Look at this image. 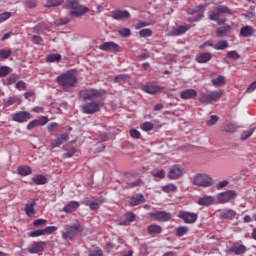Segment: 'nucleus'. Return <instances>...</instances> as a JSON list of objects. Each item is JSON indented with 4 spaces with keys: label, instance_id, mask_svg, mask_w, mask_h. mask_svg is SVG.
<instances>
[{
    "label": "nucleus",
    "instance_id": "nucleus-11",
    "mask_svg": "<svg viewBox=\"0 0 256 256\" xmlns=\"http://www.w3.org/2000/svg\"><path fill=\"white\" fill-rule=\"evenodd\" d=\"M235 197H237V192L234 190H228V191L219 193L217 195V201L220 204H225V203H229L231 199H235Z\"/></svg>",
    "mask_w": 256,
    "mask_h": 256
},
{
    "label": "nucleus",
    "instance_id": "nucleus-33",
    "mask_svg": "<svg viewBox=\"0 0 256 256\" xmlns=\"http://www.w3.org/2000/svg\"><path fill=\"white\" fill-rule=\"evenodd\" d=\"M203 11H204L203 5H199V6L195 7L194 9H192V13H198L197 17H195L192 21H199V19H201V17H203Z\"/></svg>",
    "mask_w": 256,
    "mask_h": 256
},
{
    "label": "nucleus",
    "instance_id": "nucleus-4",
    "mask_svg": "<svg viewBox=\"0 0 256 256\" xmlns=\"http://www.w3.org/2000/svg\"><path fill=\"white\" fill-rule=\"evenodd\" d=\"M223 14L233 15V10L225 5H219L216 7V12L210 13L208 18L210 21H216L217 25H225L227 20L220 18Z\"/></svg>",
    "mask_w": 256,
    "mask_h": 256
},
{
    "label": "nucleus",
    "instance_id": "nucleus-16",
    "mask_svg": "<svg viewBox=\"0 0 256 256\" xmlns=\"http://www.w3.org/2000/svg\"><path fill=\"white\" fill-rule=\"evenodd\" d=\"M99 49L101 51H111L112 53H118L119 46L115 42H105L102 45L99 46Z\"/></svg>",
    "mask_w": 256,
    "mask_h": 256
},
{
    "label": "nucleus",
    "instance_id": "nucleus-1",
    "mask_svg": "<svg viewBox=\"0 0 256 256\" xmlns=\"http://www.w3.org/2000/svg\"><path fill=\"white\" fill-rule=\"evenodd\" d=\"M56 83H58L63 91L71 92V89H75V87H77V75L75 74V71L69 70L58 76L56 78Z\"/></svg>",
    "mask_w": 256,
    "mask_h": 256
},
{
    "label": "nucleus",
    "instance_id": "nucleus-30",
    "mask_svg": "<svg viewBox=\"0 0 256 256\" xmlns=\"http://www.w3.org/2000/svg\"><path fill=\"white\" fill-rule=\"evenodd\" d=\"M31 173H33V170L29 166L18 167V174L22 177H27V175H31Z\"/></svg>",
    "mask_w": 256,
    "mask_h": 256
},
{
    "label": "nucleus",
    "instance_id": "nucleus-59",
    "mask_svg": "<svg viewBox=\"0 0 256 256\" xmlns=\"http://www.w3.org/2000/svg\"><path fill=\"white\" fill-rule=\"evenodd\" d=\"M35 127H39V122L37 119L32 120L28 125H27V129L29 131H31V129H35Z\"/></svg>",
    "mask_w": 256,
    "mask_h": 256
},
{
    "label": "nucleus",
    "instance_id": "nucleus-6",
    "mask_svg": "<svg viewBox=\"0 0 256 256\" xmlns=\"http://www.w3.org/2000/svg\"><path fill=\"white\" fill-rule=\"evenodd\" d=\"M81 229V224L79 222L73 224V225H67L64 228V231L62 232V238L66 241H73L76 236L79 235V231Z\"/></svg>",
    "mask_w": 256,
    "mask_h": 256
},
{
    "label": "nucleus",
    "instance_id": "nucleus-9",
    "mask_svg": "<svg viewBox=\"0 0 256 256\" xmlns=\"http://www.w3.org/2000/svg\"><path fill=\"white\" fill-rule=\"evenodd\" d=\"M177 217L183 220V222L186 225H193V223H196L197 219H199V214L195 212H189V211H180L177 214Z\"/></svg>",
    "mask_w": 256,
    "mask_h": 256
},
{
    "label": "nucleus",
    "instance_id": "nucleus-15",
    "mask_svg": "<svg viewBox=\"0 0 256 256\" xmlns=\"http://www.w3.org/2000/svg\"><path fill=\"white\" fill-rule=\"evenodd\" d=\"M131 17V13L127 10H116L112 12V18L116 21H125V19H129Z\"/></svg>",
    "mask_w": 256,
    "mask_h": 256
},
{
    "label": "nucleus",
    "instance_id": "nucleus-46",
    "mask_svg": "<svg viewBox=\"0 0 256 256\" xmlns=\"http://www.w3.org/2000/svg\"><path fill=\"white\" fill-rule=\"evenodd\" d=\"M120 37H130L131 36V29L123 28L118 31Z\"/></svg>",
    "mask_w": 256,
    "mask_h": 256
},
{
    "label": "nucleus",
    "instance_id": "nucleus-14",
    "mask_svg": "<svg viewBox=\"0 0 256 256\" xmlns=\"http://www.w3.org/2000/svg\"><path fill=\"white\" fill-rule=\"evenodd\" d=\"M67 141H69V134H61L59 137L51 141L50 147L51 149H56V147H61V145H63V143H67Z\"/></svg>",
    "mask_w": 256,
    "mask_h": 256
},
{
    "label": "nucleus",
    "instance_id": "nucleus-54",
    "mask_svg": "<svg viewBox=\"0 0 256 256\" xmlns=\"http://www.w3.org/2000/svg\"><path fill=\"white\" fill-rule=\"evenodd\" d=\"M130 137H132V139H140L141 138V132H139L137 129H131L130 130Z\"/></svg>",
    "mask_w": 256,
    "mask_h": 256
},
{
    "label": "nucleus",
    "instance_id": "nucleus-29",
    "mask_svg": "<svg viewBox=\"0 0 256 256\" xmlns=\"http://www.w3.org/2000/svg\"><path fill=\"white\" fill-rule=\"evenodd\" d=\"M163 193H177V185L174 183H168L162 187Z\"/></svg>",
    "mask_w": 256,
    "mask_h": 256
},
{
    "label": "nucleus",
    "instance_id": "nucleus-41",
    "mask_svg": "<svg viewBox=\"0 0 256 256\" xmlns=\"http://www.w3.org/2000/svg\"><path fill=\"white\" fill-rule=\"evenodd\" d=\"M12 51L7 49H0V59H9Z\"/></svg>",
    "mask_w": 256,
    "mask_h": 256
},
{
    "label": "nucleus",
    "instance_id": "nucleus-17",
    "mask_svg": "<svg viewBox=\"0 0 256 256\" xmlns=\"http://www.w3.org/2000/svg\"><path fill=\"white\" fill-rule=\"evenodd\" d=\"M191 29V25H181L178 28H174L169 32V35L172 37H177L179 35H183V33H187Z\"/></svg>",
    "mask_w": 256,
    "mask_h": 256
},
{
    "label": "nucleus",
    "instance_id": "nucleus-52",
    "mask_svg": "<svg viewBox=\"0 0 256 256\" xmlns=\"http://www.w3.org/2000/svg\"><path fill=\"white\" fill-rule=\"evenodd\" d=\"M34 227H44V225H47V220L45 219H37L33 222Z\"/></svg>",
    "mask_w": 256,
    "mask_h": 256
},
{
    "label": "nucleus",
    "instance_id": "nucleus-49",
    "mask_svg": "<svg viewBox=\"0 0 256 256\" xmlns=\"http://www.w3.org/2000/svg\"><path fill=\"white\" fill-rule=\"evenodd\" d=\"M129 79V75L127 74H120L118 76H115L114 83H119V81H127Z\"/></svg>",
    "mask_w": 256,
    "mask_h": 256
},
{
    "label": "nucleus",
    "instance_id": "nucleus-32",
    "mask_svg": "<svg viewBox=\"0 0 256 256\" xmlns=\"http://www.w3.org/2000/svg\"><path fill=\"white\" fill-rule=\"evenodd\" d=\"M33 183H35V185H45V183H47V178L43 175H35L32 178Z\"/></svg>",
    "mask_w": 256,
    "mask_h": 256
},
{
    "label": "nucleus",
    "instance_id": "nucleus-55",
    "mask_svg": "<svg viewBox=\"0 0 256 256\" xmlns=\"http://www.w3.org/2000/svg\"><path fill=\"white\" fill-rule=\"evenodd\" d=\"M38 121V125L43 127L44 125H47L49 123V118L46 116H41L39 119H36Z\"/></svg>",
    "mask_w": 256,
    "mask_h": 256
},
{
    "label": "nucleus",
    "instance_id": "nucleus-51",
    "mask_svg": "<svg viewBox=\"0 0 256 256\" xmlns=\"http://www.w3.org/2000/svg\"><path fill=\"white\" fill-rule=\"evenodd\" d=\"M25 7L28 9H35V7H37V0H27L25 2Z\"/></svg>",
    "mask_w": 256,
    "mask_h": 256
},
{
    "label": "nucleus",
    "instance_id": "nucleus-5",
    "mask_svg": "<svg viewBox=\"0 0 256 256\" xmlns=\"http://www.w3.org/2000/svg\"><path fill=\"white\" fill-rule=\"evenodd\" d=\"M223 95V90H214L205 94H201L198 98V101L204 105H209V103H213V101H219Z\"/></svg>",
    "mask_w": 256,
    "mask_h": 256
},
{
    "label": "nucleus",
    "instance_id": "nucleus-61",
    "mask_svg": "<svg viewBox=\"0 0 256 256\" xmlns=\"http://www.w3.org/2000/svg\"><path fill=\"white\" fill-rule=\"evenodd\" d=\"M75 153H77V149H75V148L70 149L69 152H66L64 154V159H69V158L73 157V155H75Z\"/></svg>",
    "mask_w": 256,
    "mask_h": 256
},
{
    "label": "nucleus",
    "instance_id": "nucleus-12",
    "mask_svg": "<svg viewBox=\"0 0 256 256\" xmlns=\"http://www.w3.org/2000/svg\"><path fill=\"white\" fill-rule=\"evenodd\" d=\"M29 119H33V115L27 111H19L12 114V121L16 123H26Z\"/></svg>",
    "mask_w": 256,
    "mask_h": 256
},
{
    "label": "nucleus",
    "instance_id": "nucleus-63",
    "mask_svg": "<svg viewBox=\"0 0 256 256\" xmlns=\"http://www.w3.org/2000/svg\"><path fill=\"white\" fill-rule=\"evenodd\" d=\"M26 88H27V85L25 84L24 81H19L16 83V89H18L19 91L25 90Z\"/></svg>",
    "mask_w": 256,
    "mask_h": 256
},
{
    "label": "nucleus",
    "instance_id": "nucleus-23",
    "mask_svg": "<svg viewBox=\"0 0 256 256\" xmlns=\"http://www.w3.org/2000/svg\"><path fill=\"white\" fill-rule=\"evenodd\" d=\"M141 203H145V196H143V194H138V195L132 197L130 200L131 207L141 205Z\"/></svg>",
    "mask_w": 256,
    "mask_h": 256
},
{
    "label": "nucleus",
    "instance_id": "nucleus-42",
    "mask_svg": "<svg viewBox=\"0 0 256 256\" xmlns=\"http://www.w3.org/2000/svg\"><path fill=\"white\" fill-rule=\"evenodd\" d=\"M140 37H151L153 35V30L150 28H145L139 31Z\"/></svg>",
    "mask_w": 256,
    "mask_h": 256
},
{
    "label": "nucleus",
    "instance_id": "nucleus-43",
    "mask_svg": "<svg viewBox=\"0 0 256 256\" xmlns=\"http://www.w3.org/2000/svg\"><path fill=\"white\" fill-rule=\"evenodd\" d=\"M228 59H233L234 61H237V59H241V55L237 53V51L232 50L227 53Z\"/></svg>",
    "mask_w": 256,
    "mask_h": 256
},
{
    "label": "nucleus",
    "instance_id": "nucleus-56",
    "mask_svg": "<svg viewBox=\"0 0 256 256\" xmlns=\"http://www.w3.org/2000/svg\"><path fill=\"white\" fill-rule=\"evenodd\" d=\"M89 256H103V250H101V248L91 250L89 251Z\"/></svg>",
    "mask_w": 256,
    "mask_h": 256
},
{
    "label": "nucleus",
    "instance_id": "nucleus-26",
    "mask_svg": "<svg viewBox=\"0 0 256 256\" xmlns=\"http://www.w3.org/2000/svg\"><path fill=\"white\" fill-rule=\"evenodd\" d=\"M255 33V30L251 26H243L240 29L241 37H251Z\"/></svg>",
    "mask_w": 256,
    "mask_h": 256
},
{
    "label": "nucleus",
    "instance_id": "nucleus-40",
    "mask_svg": "<svg viewBox=\"0 0 256 256\" xmlns=\"http://www.w3.org/2000/svg\"><path fill=\"white\" fill-rule=\"evenodd\" d=\"M61 6V1L59 0H47L45 7L50 9L51 7H59Z\"/></svg>",
    "mask_w": 256,
    "mask_h": 256
},
{
    "label": "nucleus",
    "instance_id": "nucleus-22",
    "mask_svg": "<svg viewBox=\"0 0 256 256\" xmlns=\"http://www.w3.org/2000/svg\"><path fill=\"white\" fill-rule=\"evenodd\" d=\"M212 58L213 54L209 52H203L196 57V60L198 61V63H208V61H211Z\"/></svg>",
    "mask_w": 256,
    "mask_h": 256
},
{
    "label": "nucleus",
    "instance_id": "nucleus-36",
    "mask_svg": "<svg viewBox=\"0 0 256 256\" xmlns=\"http://www.w3.org/2000/svg\"><path fill=\"white\" fill-rule=\"evenodd\" d=\"M227 47H229V42L225 40H221L214 45V49H216V51H223V49H227Z\"/></svg>",
    "mask_w": 256,
    "mask_h": 256
},
{
    "label": "nucleus",
    "instance_id": "nucleus-2",
    "mask_svg": "<svg viewBox=\"0 0 256 256\" xmlns=\"http://www.w3.org/2000/svg\"><path fill=\"white\" fill-rule=\"evenodd\" d=\"M65 9H69L72 17H83L89 8L79 4V0H66Z\"/></svg>",
    "mask_w": 256,
    "mask_h": 256
},
{
    "label": "nucleus",
    "instance_id": "nucleus-60",
    "mask_svg": "<svg viewBox=\"0 0 256 256\" xmlns=\"http://www.w3.org/2000/svg\"><path fill=\"white\" fill-rule=\"evenodd\" d=\"M141 185V180H135L127 184V189H133V187H139Z\"/></svg>",
    "mask_w": 256,
    "mask_h": 256
},
{
    "label": "nucleus",
    "instance_id": "nucleus-20",
    "mask_svg": "<svg viewBox=\"0 0 256 256\" xmlns=\"http://www.w3.org/2000/svg\"><path fill=\"white\" fill-rule=\"evenodd\" d=\"M81 204L78 201H70L67 205L64 206V213H75L77 209H79Z\"/></svg>",
    "mask_w": 256,
    "mask_h": 256
},
{
    "label": "nucleus",
    "instance_id": "nucleus-8",
    "mask_svg": "<svg viewBox=\"0 0 256 256\" xmlns=\"http://www.w3.org/2000/svg\"><path fill=\"white\" fill-rule=\"evenodd\" d=\"M101 107H103V102L91 101L82 105L81 111L85 113V115H93V113H99Z\"/></svg>",
    "mask_w": 256,
    "mask_h": 256
},
{
    "label": "nucleus",
    "instance_id": "nucleus-45",
    "mask_svg": "<svg viewBox=\"0 0 256 256\" xmlns=\"http://www.w3.org/2000/svg\"><path fill=\"white\" fill-rule=\"evenodd\" d=\"M219 121V117L217 115L210 116V120L206 122V125L208 127H213V125H216V123Z\"/></svg>",
    "mask_w": 256,
    "mask_h": 256
},
{
    "label": "nucleus",
    "instance_id": "nucleus-39",
    "mask_svg": "<svg viewBox=\"0 0 256 256\" xmlns=\"http://www.w3.org/2000/svg\"><path fill=\"white\" fill-rule=\"evenodd\" d=\"M11 67L9 66H1L0 67V78L7 77L11 73Z\"/></svg>",
    "mask_w": 256,
    "mask_h": 256
},
{
    "label": "nucleus",
    "instance_id": "nucleus-34",
    "mask_svg": "<svg viewBox=\"0 0 256 256\" xmlns=\"http://www.w3.org/2000/svg\"><path fill=\"white\" fill-rule=\"evenodd\" d=\"M189 233V227L187 226H179L176 228V236L183 237Z\"/></svg>",
    "mask_w": 256,
    "mask_h": 256
},
{
    "label": "nucleus",
    "instance_id": "nucleus-25",
    "mask_svg": "<svg viewBox=\"0 0 256 256\" xmlns=\"http://www.w3.org/2000/svg\"><path fill=\"white\" fill-rule=\"evenodd\" d=\"M231 31V26H222L216 29V37H219L220 39L225 37L228 33Z\"/></svg>",
    "mask_w": 256,
    "mask_h": 256
},
{
    "label": "nucleus",
    "instance_id": "nucleus-27",
    "mask_svg": "<svg viewBox=\"0 0 256 256\" xmlns=\"http://www.w3.org/2000/svg\"><path fill=\"white\" fill-rule=\"evenodd\" d=\"M147 231L149 235H152V237H155V235H159V233H161V226L157 224H151L147 227Z\"/></svg>",
    "mask_w": 256,
    "mask_h": 256
},
{
    "label": "nucleus",
    "instance_id": "nucleus-21",
    "mask_svg": "<svg viewBox=\"0 0 256 256\" xmlns=\"http://www.w3.org/2000/svg\"><path fill=\"white\" fill-rule=\"evenodd\" d=\"M236 216L237 212H235V210L233 209H224L220 214L221 219H229L230 221H232V219H235Z\"/></svg>",
    "mask_w": 256,
    "mask_h": 256
},
{
    "label": "nucleus",
    "instance_id": "nucleus-64",
    "mask_svg": "<svg viewBox=\"0 0 256 256\" xmlns=\"http://www.w3.org/2000/svg\"><path fill=\"white\" fill-rule=\"evenodd\" d=\"M255 89H256V80H255L254 82H252V83L248 86V88H247V90H246V93H253V91H255Z\"/></svg>",
    "mask_w": 256,
    "mask_h": 256
},
{
    "label": "nucleus",
    "instance_id": "nucleus-48",
    "mask_svg": "<svg viewBox=\"0 0 256 256\" xmlns=\"http://www.w3.org/2000/svg\"><path fill=\"white\" fill-rule=\"evenodd\" d=\"M29 237H42V235H45L43 232V229L34 230L31 231L29 234Z\"/></svg>",
    "mask_w": 256,
    "mask_h": 256
},
{
    "label": "nucleus",
    "instance_id": "nucleus-38",
    "mask_svg": "<svg viewBox=\"0 0 256 256\" xmlns=\"http://www.w3.org/2000/svg\"><path fill=\"white\" fill-rule=\"evenodd\" d=\"M61 60V54H49L46 56V62L47 63H55V61Z\"/></svg>",
    "mask_w": 256,
    "mask_h": 256
},
{
    "label": "nucleus",
    "instance_id": "nucleus-28",
    "mask_svg": "<svg viewBox=\"0 0 256 256\" xmlns=\"http://www.w3.org/2000/svg\"><path fill=\"white\" fill-rule=\"evenodd\" d=\"M35 205H37V202H31L26 204L25 213L27 217H33V215H35Z\"/></svg>",
    "mask_w": 256,
    "mask_h": 256
},
{
    "label": "nucleus",
    "instance_id": "nucleus-37",
    "mask_svg": "<svg viewBox=\"0 0 256 256\" xmlns=\"http://www.w3.org/2000/svg\"><path fill=\"white\" fill-rule=\"evenodd\" d=\"M237 129H239V126H237V124L234 123H229L224 126V131L226 133H235Z\"/></svg>",
    "mask_w": 256,
    "mask_h": 256
},
{
    "label": "nucleus",
    "instance_id": "nucleus-3",
    "mask_svg": "<svg viewBox=\"0 0 256 256\" xmlns=\"http://www.w3.org/2000/svg\"><path fill=\"white\" fill-rule=\"evenodd\" d=\"M107 95L106 90H98L95 88H87L79 92L80 99L83 101H93L94 99H105Z\"/></svg>",
    "mask_w": 256,
    "mask_h": 256
},
{
    "label": "nucleus",
    "instance_id": "nucleus-62",
    "mask_svg": "<svg viewBox=\"0 0 256 256\" xmlns=\"http://www.w3.org/2000/svg\"><path fill=\"white\" fill-rule=\"evenodd\" d=\"M17 103V98L12 97L5 101V107H11V105H15Z\"/></svg>",
    "mask_w": 256,
    "mask_h": 256
},
{
    "label": "nucleus",
    "instance_id": "nucleus-31",
    "mask_svg": "<svg viewBox=\"0 0 256 256\" xmlns=\"http://www.w3.org/2000/svg\"><path fill=\"white\" fill-rule=\"evenodd\" d=\"M232 253H235V255H243L247 251V247L245 245H234L231 248Z\"/></svg>",
    "mask_w": 256,
    "mask_h": 256
},
{
    "label": "nucleus",
    "instance_id": "nucleus-47",
    "mask_svg": "<svg viewBox=\"0 0 256 256\" xmlns=\"http://www.w3.org/2000/svg\"><path fill=\"white\" fill-rule=\"evenodd\" d=\"M44 232V235H51L57 231V226H48L45 229H42Z\"/></svg>",
    "mask_w": 256,
    "mask_h": 256
},
{
    "label": "nucleus",
    "instance_id": "nucleus-18",
    "mask_svg": "<svg viewBox=\"0 0 256 256\" xmlns=\"http://www.w3.org/2000/svg\"><path fill=\"white\" fill-rule=\"evenodd\" d=\"M197 95H198V93H197V90H195V89H187L180 93V97L184 101H187L189 99H195V97H197Z\"/></svg>",
    "mask_w": 256,
    "mask_h": 256
},
{
    "label": "nucleus",
    "instance_id": "nucleus-7",
    "mask_svg": "<svg viewBox=\"0 0 256 256\" xmlns=\"http://www.w3.org/2000/svg\"><path fill=\"white\" fill-rule=\"evenodd\" d=\"M196 187H211L213 185V178L207 174H196L192 180Z\"/></svg>",
    "mask_w": 256,
    "mask_h": 256
},
{
    "label": "nucleus",
    "instance_id": "nucleus-50",
    "mask_svg": "<svg viewBox=\"0 0 256 256\" xmlns=\"http://www.w3.org/2000/svg\"><path fill=\"white\" fill-rule=\"evenodd\" d=\"M8 19H11V12H4L0 14V23H5Z\"/></svg>",
    "mask_w": 256,
    "mask_h": 256
},
{
    "label": "nucleus",
    "instance_id": "nucleus-53",
    "mask_svg": "<svg viewBox=\"0 0 256 256\" xmlns=\"http://www.w3.org/2000/svg\"><path fill=\"white\" fill-rule=\"evenodd\" d=\"M19 79V76L17 74H12L7 78L8 81V85H13L14 83L17 82V80Z\"/></svg>",
    "mask_w": 256,
    "mask_h": 256
},
{
    "label": "nucleus",
    "instance_id": "nucleus-57",
    "mask_svg": "<svg viewBox=\"0 0 256 256\" xmlns=\"http://www.w3.org/2000/svg\"><path fill=\"white\" fill-rule=\"evenodd\" d=\"M141 129L143 131H151V129H153V123L151 122H144L142 125H141Z\"/></svg>",
    "mask_w": 256,
    "mask_h": 256
},
{
    "label": "nucleus",
    "instance_id": "nucleus-10",
    "mask_svg": "<svg viewBox=\"0 0 256 256\" xmlns=\"http://www.w3.org/2000/svg\"><path fill=\"white\" fill-rule=\"evenodd\" d=\"M183 175H185V172L179 165H172L167 173V177L170 181H177V179H181Z\"/></svg>",
    "mask_w": 256,
    "mask_h": 256
},
{
    "label": "nucleus",
    "instance_id": "nucleus-58",
    "mask_svg": "<svg viewBox=\"0 0 256 256\" xmlns=\"http://www.w3.org/2000/svg\"><path fill=\"white\" fill-rule=\"evenodd\" d=\"M161 221H171V213L162 211L161 212Z\"/></svg>",
    "mask_w": 256,
    "mask_h": 256
},
{
    "label": "nucleus",
    "instance_id": "nucleus-24",
    "mask_svg": "<svg viewBox=\"0 0 256 256\" xmlns=\"http://www.w3.org/2000/svg\"><path fill=\"white\" fill-rule=\"evenodd\" d=\"M142 91L148 93L149 95H155V93H159V91H161V87L155 85H146L143 86Z\"/></svg>",
    "mask_w": 256,
    "mask_h": 256
},
{
    "label": "nucleus",
    "instance_id": "nucleus-13",
    "mask_svg": "<svg viewBox=\"0 0 256 256\" xmlns=\"http://www.w3.org/2000/svg\"><path fill=\"white\" fill-rule=\"evenodd\" d=\"M45 245H47V242H33L29 248H28V252L31 255H35L37 253H43V251H45Z\"/></svg>",
    "mask_w": 256,
    "mask_h": 256
},
{
    "label": "nucleus",
    "instance_id": "nucleus-19",
    "mask_svg": "<svg viewBox=\"0 0 256 256\" xmlns=\"http://www.w3.org/2000/svg\"><path fill=\"white\" fill-rule=\"evenodd\" d=\"M198 205L209 207V205L215 204V197L213 196H203L198 199L197 201Z\"/></svg>",
    "mask_w": 256,
    "mask_h": 256
},
{
    "label": "nucleus",
    "instance_id": "nucleus-44",
    "mask_svg": "<svg viewBox=\"0 0 256 256\" xmlns=\"http://www.w3.org/2000/svg\"><path fill=\"white\" fill-rule=\"evenodd\" d=\"M254 131H255L254 129L243 131L241 134L242 141H247V139H249V137H251V135H253Z\"/></svg>",
    "mask_w": 256,
    "mask_h": 256
},
{
    "label": "nucleus",
    "instance_id": "nucleus-35",
    "mask_svg": "<svg viewBox=\"0 0 256 256\" xmlns=\"http://www.w3.org/2000/svg\"><path fill=\"white\" fill-rule=\"evenodd\" d=\"M212 84L214 85V87H223V85H225L224 76H218L212 79Z\"/></svg>",
    "mask_w": 256,
    "mask_h": 256
}]
</instances>
